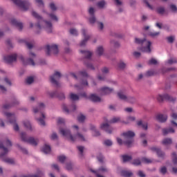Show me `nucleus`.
<instances>
[{
	"label": "nucleus",
	"instance_id": "nucleus-1",
	"mask_svg": "<svg viewBox=\"0 0 177 177\" xmlns=\"http://www.w3.org/2000/svg\"><path fill=\"white\" fill-rule=\"evenodd\" d=\"M59 133L68 139L71 142H74L77 140H81V142H85V137L81 133H77V135H71V131L68 129L61 128L59 129Z\"/></svg>",
	"mask_w": 177,
	"mask_h": 177
},
{
	"label": "nucleus",
	"instance_id": "nucleus-2",
	"mask_svg": "<svg viewBox=\"0 0 177 177\" xmlns=\"http://www.w3.org/2000/svg\"><path fill=\"white\" fill-rule=\"evenodd\" d=\"M32 15L33 16V17H35V19H37V20H39V22L37 24V28H39V30H41V24H42V23H44V26H43L44 28H45V30L47 31V32H48V33L52 32V22L51 21H47L44 20L42 17L39 16V15H38V13H37L35 11L32 12Z\"/></svg>",
	"mask_w": 177,
	"mask_h": 177
},
{
	"label": "nucleus",
	"instance_id": "nucleus-3",
	"mask_svg": "<svg viewBox=\"0 0 177 177\" xmlns=\"http://www.w3.org/2000/svg\"><path fill=\"white\" fill-rule=\"evenodd\" d=\"M135 42L136 44L142 45V47L140 48V50H142V52H146L147 53H150V52H151V48H150V47L151 46V41H147L146 39H140L138 38H136Z\"/></svg>",
	"mask_w": 177,
	"mask_h": 177
},
{
	"label": "nucleus",
	"instance_id": "nucleus-4",
	"mask_svg": "<svg viewBox=\"0 0 177 177\" xmlns=\"http://www.w3.org/2000/svg\"><path fill=\"white\" fill-rule=\"evenodd\" d=\"M105 121L106 123L101 124L100 128L101 129H103V131H106L107 133H111V132H113V129H111L109 124H115L116 122H120L121 119H120V118H113L109 121H107L106 120H105Z\"/></svg>",
	"mask_w": 177,
	"mask_h": 177
},
{
	"label": "nucleus",
	"instance_id": "nucleus-5",
	"mask_svg": "<svg viewBox=\"0 0 177 177\" xmlns=\"http://www.w3.org/2000/svg\"><path fill=\"white\" fill-rule=\"evenodd\" d=\"M122 136H124V143L126 145V146H128V147H129L133 143V138L135 137V133L133 131H129L122 133Z\"/></svg>",
	"mask_w": 177,
	"mask_h": 177
},
{
	"label": "nucleus",
	"instance_id": "nucleus-6",
	"mask_svg": "<svg viewBox=\"0 0 177 177\" xmlns=\"http://www.w3.org/2000/svg\"><path fill=\"white\" fill-rule=\"evenodd\" d=\"M21 138L23 142H26V143H29L32 146H37L38 145V139H35L32 137L27 138L26 133H21Z\"/></svg>",
	"mask_w": 177,
	"mask_h": 177
},
{
	"label": "nucleus",
	"instance_id": "nucleus-7",
	"mask_svg": "<svg viewBox=\"0 0 177 177\" xmlns=\"http://www.w3.org/2000/svg\"><path fill=\"white\" fill-rule=\"evenodd\" d=\"M91 172L95 174L97 177H104V174H109V169L106 166H101L97 171L92 169H90Z\"/></svg>",
	"mask_w": 177,
	"mask_h": 177
},
{
	"label": "nucleus",
	"instance_id": "nucleus-8",
	"mask_svg": "<svg viewBox=\"0 0 177 177\" xmlns=\"http://www.w3.org/2000/svg\"><path fill=\"white\" fill-rule=\"evenodd\" d=\"M46 53L47 56H50L52 53H53V55H57V53H59V48H57V45L53 44L51 46H46Z\"/></svg>",
	"mask_w": 177,
	"mask_h": 177
},
{
	"label": "nucleus",
	"instance_id": "nucleus-9",
	"mask_svg": "<svg viewBox=\"0 0 177 177\" xmlns=\"http://www.w3.org/2000/svg\"><path fill=\"white\" fill-rule=\"evenodd\" d=\"M15 5L19 6L22 10H28V8H30V3L26 1L21 0H12Z\"/></svg>",
	"mask_w": 177,
	"mask_h": 177
},
{
	"label": "nucleus",
	"instance_id": "nucleus-10",
	"mask_svg": "<svg viewBox=\"0 0 177 177\" xmlns=\"http://www.w3.org/2000/svg\"><path fill=\"white\" fill-rule=\"evenodd\" d=\"M5 115L8 118L10 124H13L14 130L19 131V125L16 124V118L15 117V114L10 113H5Z\"/></svg>",
	"mask_w": 177,
	"mask_h": 177
},
{
	"label": "nucleus",
	"instance_id": "nucleus-11",
	"mask_svg": "<svg viewBox=\"0 0 177 177\" xmlns=\"http://www.w3.org/2000/svg\"><path fill=\"white\" fill-rule=\"evenodd\" d=\"M78 77L81 78L80 80V84L82 85V86H88V80L84 79V78H88L89 75H88V73L86 71H83L78 73Z\"/></svg>",
	"mask_w": 177,
	"mask_h": 177
},
{
	"label": "nucleus",
	"instance_id": "nucleus-12",
	"mask_svg": "<svg viewBox=\"0 0 177 177\" xmlns=\"http://www.w3.org/2000/svg\"><path fill=\"white\" fill-rule=\"evenodd\" d=\"M157 100H158L159 102H164V100H167V102H175L176 100V98L171 97V95L168 94H165L163 95H158L157 97Z\"/></svg>",
	"mask_w": 177,
	"mask_h": 177
},
{
	"label": "nucleus",
	"instance_id": "nucleus-13",
	"mask_svg": "<svg viewBox=\"0 0 177 177\" xmlns=\"http://www.w3.org/2000/svg\"><path fill=\"white\" fill-rule=\"evenodd\" d=\"M61 77H62V74L60 73V72H58V71L55 72L54 75L50 76L51 84L56 85V86H59V82H57V80H60Z\"/></svg>",
	"mask_w": 177,
	"mask_h": 177
},
{
	"label": "nucleus",
	"instance_id": "nucleus-14",
	"mask_svg": "<svg viewBox=\"0 0 177 177\" xmlns=\"http://www.w3.org/2000/svg\"><path fill=\"white\" fill-rule=\"evenodd\" d=\"M118 96L121 99V100H124V102H129V103H133L135 102V98L132 97H127V95L121 91L118 93Z\"/></svg>",
	"mask_w": 177,
	"mask_h": 177
},
{
	"label": "nucleus",
	"instance_id": "nucleus-15",
	"mask_svg": "<svg viewBox=\"0 0 177 177\" xmlns=\"http://www.w3.org/2000/svg\"><path fill=\"white\" fill-rule=\"evenodd\" d=\"M4 62L8 63V64H11V63H15L17 60V55L12 54L11 55H7L4 57Z\"/></svg>",
	"mask_w": 177,
	"mask_h": 177
},
{
	"label": "nucleus",
	"instance_id": "nucleus-16",
	"mask_svg": "<svg viewBox=\"0 0 177 177\" xmlns=\"http://www.w3.org/2000/svg\"><path fill=\"white\" fill-rule=\"evenodd\" d=\"M88 13L90 16H91L89 18L90 24H95V23H96V17H95V9L91 7L88 10Z\"/></svg>",
	"mask_w": 177,
	"mask_h": 177
},
{
	"label": "nucleus",
	"instance_id": "nucleus-17",
	"mask_svg": "<svg viewBox=\"0 0 177 177\" xmlns=\"http://www.w3.org/2000/svg\"><path fill=\"white\" fill-rule=\"evenodd\" d=\"M82 32L83 36L84 37V39L81 41L80 46H85L86 42H88V40L89 39V38H91V36L86 35V30L85 29H82Z\"/></svg>",
	"mask_w": 177,
	"mask_h": 177
},
{
	"label": "nucleus",
	"instance_id": "nucleus-18",
	"mask_svg": "<svg viewBox=\"0 0 177 177\" xmlns=\"http://www.w3.org/2000/svg\"><path fill=\"white\" fill-rule=\"evenodd\" d=\"M49 96L50 97H59L60 100H63V99H65L64 93H57V91H53L51 93H49Z\"/></svg>",
	"mask_w": 177,
	"mask_h": 177
},
{
	"label": "nucleus",
	"instance_id": "nucleus-19",
	"mask_svg": "<svg viewBox=\"0 0 177 177\" xmlns=\"http://www.w3.org/2000/svg\"><path fill=\"white\" fill-rule=\"evenodd\" d=\"M113 88H110L107 86L102 87L100 89V93L101 95H110L113 92Z\"/></svg>",
	"mask_w": 177,
	"mask_h": 177
},
{
	"label": "nucleus",
	"instance_id": "nucleus-20",
	"mask_svg": "<svg viewBox=\"0 0 177 177\" xmlns=\"http://www.w3.org/2000/svg\"><path fill=\"white\" fill-rule=\"evenodd\" d=\"M19 59L22 62L23 64H30V66H35V62H34V59L32 58H29L27 61V63L24 61V57L23 55H19Z\"/></svg>",
	"mask_w": 177,
	"mask_h": 177
},
{
	"label": "nucleus",
	"instance_id": "nucleus-21",
	"mask_svg": "<svg viewBox=\"0 0 177 177\" xmlns=\"http://www.w3.org/2000/svg\"><path fill=\"white\" fill-rule=\"evenodd\" d=\"M10 24L12 26H15V27H17V28L19 29L20 31H21L23 30V23L19 22L15 19H11Z\"/></svg>",
	"mask_w": 177,
	"mask_h": 177
},
{
	"label": "nucleus",
	"instance_id": "nucleus-22",
	"mask_svg": "<svg viewBox=\"0 0 177 177\" xmlns=\"http://www.w3.org/2000/svg\"><path fill=\"white\" fill-rule=\"evenodd\" d=\"M62 109H63L64 111H65V113H67V114H68V113L75 111V110H77V106H75V104H72L71 106V107L69 108V109H68L67 106L65 104H64L62 106Z\"/></svg>",
	"mask_w": 177,
	"mask_h": 177
},
{
	"label": "nucleus",
	"instance_id": "nucleus-23",
	"mask_svg": "<svg viewBox=\"0 0 177 177\" xmlns=\"http://www.w3.org/2000/svg\"><path fill=\"white\" fill-rule=\"evenodd\" d=\"M89 100H91V102H94V103H99L100 102H102V99L100 98L99 96L96 95L95 94H91L88 97Z\"/></svg>",
	"mask_w": 177,
	"mask_h": 177
},
{
	"label": "nucleus",
	"instance_id": "nucleus-24",
	"mask_svg": "<svg viewBox=\"0 0 177 177\" xmlns=\"http://www.w3.org/2000/svg\"><path fill=\"white\" fill-rule=\"evenodd\" d=\"M151 150L152 151H156V153L158 154V157H160V158H164L165 154L164 153V152L161 151V150L159 149L158 148H157L156 147H153L151 148Z\"/></svg>",
	"mask_w": 177,
	"mask_h": 177
},
{
	"label": "nucleus",
	"instance_id": "nucleus-25",
	"mask_svg": "<svg viewBox=\"0 0 177 177\" xmlns=\"http://www.w3.org/2000/svg\"><path fill=\"white\" fill-rule=\"evenodd\" d=\"M156 119L160 122H165V121L168 120V116H167V115L159 114L156 116Z\"/></svg>",
	"mask_w": 177,
	"mask_h": 177
},
{
	"label": "nucleus",
	"instance_id": "nucleus-26",
	"mask_svg": "<svg viewBox=\"0 0 177 177\" xmlns=\"http://www.w3.org/2000/svg\"><path fill=\"white\" fill-rule=\"evenodd\" d=\"M81 53L84 55L85 57V59H87V60H89L91 57H92V52L88 51V50H80Z\"/></svg>",
	"mask_w": 177,
	"mask_h": 177
},
{
	"label": "nucleus",
	"instance_id": "nucleus-27",
	"mask_svg": "<svg viewBox=\"0 0 177 177\" xmlns=\"http://www.w3.org/2000/svg\"><path fill=\"white\" fill-rule=\"evenodd\" d=\"M0 149L2 150V151H3L0 154V157H3V156H6L7 153H9V150H8V148L3 146V144H0Z\"/></svg>",
	"mask_w": 177,
	"mask_h": 177
},
{
	"label": "nucleus",
	"instance_id": "nucleus-28",
	"mask_svg": "<svg viewBox=\"0 0 177 177\" xmlns=\"http://www.w3.org/2000/svg\"><path fill=\"white\" fill-rule=\"evenodd\" d=\"M137 125H138V127H142V129H145V131H147V122H143L142 120H139L137 122Z\"/></svg>",
	"mask_w": 177,
	"mask_h": 177
},
{
	"label": "nucleus",
	"instance_id": "nucleus-29",
	"mask_svg": "<svg viewBox=\"0 0 177 177\" xmlns=\"http://www.w3.org/2000/svg\"><path fill=\"white\" fill-rule=\"evenodd\" d=\"M45 109V104L44 103H40L39 104L38 108H35L33 109L34 113H38V111H41V110H44Z\"/></svg>",
	"mask_w": 177,
	"mask_h": 177
},
{
	"label": "nucleus",
	"instance_id": "nucleus-30",
	"mask_svg": "<svg viewBox=\"0 0 177 177\" xmlns=\"http://www.w3.org/2000/svg\"><path fill=\"white\" fill-rule=\"evenodd\" d=\"M174 132L175 130H174L172 128L162 129V133L165 136L168 135V133H174Z\"/></svg>",
	"mask_w": 177,
	"mask_h": 177
},
{
	"label": "nucleus",
	"instance_id": "nucleus-31",
	"mask_svg": "<svg viewBox=\"0 0 177 177\" xmlns=\"http://www.w3.org/2000/svg\"><path fill=\"white\" fill-rule=\"evenodd\" d=\"M132 175L133 174L131 173V171H125V170H122L121 171V176L124 177H131L132 176Z\"/></svg>",
	"mask_w": 177,
	"mask_h": 177
},
{
	"label": "nucleus",
	"instance_id": "nucleus-32",
	"mask_svg": "<svg viewBox=\"0 0 177 177\" xmlns=\"http://www.w3.org/2000/svg\"><path fill=\"white\" fill-rule=\"evenodd\" d=\"M42 152L45 153V154H48L50 153V146L48 145H45L42 148Z\"/></svg>",
	"mask_w": 177,
	"mask_h": 177
},
{
	"label": "nucleus",
	"instance_id": "nucleus-33",
	"mask_svg": "<svg viewBox=\"0 0 177 177\" xmlns=\"http://www.w3.org/2000/svg\"><path fill=\"white\" fill-rule=\"evenodd\" d=\"M91 130L93 131V135L94 136H100V133L97 130H96V127H95V126L91 125Z\"/></svg>",
	"mask_w": 177,
	"mask_h": 177
},
{
	"label": "nucleus",
	"instance_id": "nucleus-34",
	"mask_svg": "<svg viewBox=\"0 0 177 177\" xmlns=\"http://www.w3.org/2000/svg\"><path fill=\"white\" fill-rule=\"evenodd\" d=\"M42 176H44V173L41 171H38L37 174L36 175L23 176L21 177H42Z\"/></svg>",
	"mask_w": 177,
	"mask_h": 177
},
{
	"label": "nucleus",
	"instance_id": "nucleus-35",
	"mask_svg": "<svg viewBox=\"0 0 177 177\" xmlns=\"http://www.w3.org/2000/svg\"><path fill=\"white\" fill-rule=\"evenodd\" d=\"M123 162H128V161H131L132 160V156L128 155L122 156Z\"/></svg>",
	"mask_w": 177,
	"mask_h": 177
},
{
	"label": "nucleus",
	"instance_id": "nucleus-36",
	"mask_svg": "<svg viewBox=\"0 0 177 177\" xmlns=\"http://www.w3.org/2000/svg\"><path fill=\"white\" fill-rule=\"evenodd\" d=\"M70 99L73 101L80 100V95L71 93L70 94Z\"/></svg>",
	"mask_w": 177,
	"mask_h": 177
},
{
	"label": "nucleus",
	"instance_id": "nucleus-37",
	"mask_svg": "<svg viewBox=\"0 0 177 177\" xmlns=\"http://www.w3.org/2000/svg\"><path fill=\"white\" fill-rule=\"evenodd\" d=\"M24 125L25 127H26L27 129H30V131H32L31 123H30L28 120L24 121Z\"/></svg>",
	"mask_w": 177,
	"mask_h": 177
},
{
	"label": "nucleus",
	"instance_id": "nucleus-38",
	"mask_svg": "<svg viewBox=\"0 0 177 177\" xmlns=\"http://www.w3.org/2000/svg\"><path fill=\"white\" fill-rule=\"evenodd\" d=\"M41 117L39 119H37L38 122H39L40 125H42L43 127H44L45 125V120H44V119L45 118V114L41 113Z\"/></svg>",
	"mask_w": 177,
	"mask_h": 177
},
{
	"label": "nucleus",
	"instance_id": "nucleus-39",
	"mask_svg": "<svg viewBox=\"0 0 177 177\" xmlns=\"http://www.w3.org/2000/svg\"><path fill=\"white\" fill-rule=\"evenodd\" d=\"M15 104H19V101L15 100V102L11 104H4L3 109H10V107H12V106H15Z\"/></svg>",
	"mask_w": 177,
	"mask_h": 177
},
{
	"label": "nucleus",
	"instance_id": "nucleus-40",
	"mask_svg": "<svg viewBox=\"0 0 177 177\" xmlns=\"http://www.w3.org/2000/svg\"><path fill=\"white\" fill-rule=\"evenodd\" d=\"M162 145H165V146H167V145H171L172 143V139L171 138H165L162 142Z\"/></svg>",
	"mask_w": 177,
	"mask_h": 177
},
{
	"label": "nucleus",
	"instance_id": "nucleus-41",
	"mask_svg": "<svg viewBox=\"0 0 177 177\" xmlns=\"http://www.w3.org/2000/svg\"><path fill=\"white\" fill-rule=\"evenodd\" d=\"M176 148L177 149V145H176ZM171 158H172V161H173L174 164L177 165V156H176V153L173 152Z\"/></svg>",
	"mask_w": 177,
	"mask_h": 177
},
{
	"label": "nucleus",
	"instance_id": "nucleus-42",
	"mask_svg": "<svg viewBox=\"0 0 177 177\" xmlns=\"http://www.w3.org/2000/svg\"><path fill=\"white\" fill-rule=\"evenodd\" d=\"M156 12L159 15H164L165 13V8L164 7H159L156 9Z\"/></svg>",
	"mask_w": 177,
	"mask_h": 177
},
{
	"label": "nucleus",
	"instance_id": "nucleus-43",
	"mask_svg": "<svg viewBox=\"0 0 177 177\" xmlns=\"http://www.w3.org/2000/svg\"><path fill=\"white\" fill-rule=\"evenodd\" d=\"M103 52H104V50L103 49L102 46H99L97 48V53L98 56H102L103 55Z\"/></svg>",
	"mask_w": 177,
	"mask_h": 177
},
{
	"label": "nucleus",
	"instance_id": "nucleus-44",
	"mask_svg": "<svg viewBox=\"0 0 177 177\" xmlns=\"http://www.w3.org/2000/svg\"><path fill=\"white\" fill-rule=\"evenodd\" d=\"M3 161H4V162H7V164H15V160L9 158H3Z\"/></svg>",
	"mask_w": 177,
	"mask_h": 177
},
{
	"label": "nucleus",
	"instance_id": "nucleus-45",
	"mask_svg": "<svg viewBox=\"0 0 177 177\" xmlns=\"http://www.w3.org/2000/svg\"><path fill=\"white\" fill-rule=\"evenodd\" d=\"M26 84H28V85H31V84L34 82V77H28L26 80Z\"/></svg>",
	"mask_w": 177,
	"mask_h": 177
},
{
	"label": "nucleus",
	"instance_id": "nucleus-46",
	"mask_svg": "<svg viewBox=\"0 0 177 177\" xmlns=\"http://www.w3.org/2000/svg\"><path fill=\"white\" fill-rule=\"evenodd\" d=\"M85 115H84L83 114H80L78 117H77V120L79 121V122H84V121H85Z\"/></svg>",
	"mask_w": 177,
	"mask_h": 177
},
{
	"label": "nucleus",
	"instance_id": "nucleus-47",
	"mask_svg": "<svg viewBox=\"0 0 177 177\" xmlns=\"http://www.w3.org/2000/svg\"><path fill=\"white\" fill-rule=\"evenodd\" d=\"M149 35L150 37H152V38H156V37H158L160 35V32H150Z\"/></svg>",
	"mask_w": 177,
	"mask_h": 177
},
{
	"label": "nucleus",
	"instance_id": "nucleus-48",
	"mask_svg": "<svg viewBox=\"0 0 177 177\" xmlns=\"http://www.w3.org/2000/svg\"><path fill=\"white\" fill-rule=\"evenodd\" d=\"M142 162H145V164H150V163L153 162V160H151V159H149L147 158H142Z\"/></svg>",
	"mask_w": 177,
	"mask_h": 177
},
{
	"label": "nucleus",
	"instance_id": "nucleus-49",
	"mask_svg": "<svg viewBox=\"0 0 177 177\" xmlns=\"http://www.w3.org/2000/svg\"><path fill=\"white\" fill-rule=\"evenodd\" d=\"M133 165H140L142 164V162L140 161V159H135L134 160H133L132 162Z\"/></svg>",
	"mask_w": 177,
	"mask_h": 177
},
{
	"label": "nucleus",
	"instance_id": "nucleus-50",
	"mask_svg": "<svg viewBox=\"0 0 177 177\" xmlns=\"http://www.w3.org/2000/svg\"><path fill=\"white\" fill-rule=\"evenodd\" d=\"M104 5H106V2L104 1H99L97 3V6H98V8H104Z\"/></svg>",
	"mask_w": 177,
	"mask_h": 177
},
{
	"label": "nucleus",
	"instance_id": "nucleus-51",
	"mask_svg": "<svg viewBox=\"0 0 177 177\" xmlns=\"http://www.w3.org/2000/svg\"><path fill=\"white\" fill-rule=\"evenodd\" d=\"M58 161H59V162H64V161H66V156H58Z\"/></svg>",
	"mask_w": 177,
	"mask_h": 177
},
{
	"label": "nucleus",
	"instance_id": "nucleus-52",
	"mask_svg": "<svg viewBox=\"0 0 177 177\" xmlns=\"http://www.w3.org/2000/svg\"><path fill=\"white\" fill-rule=\"evenodd\" d=\"M84 147L83 146H78L77 147V150L80 151V156L82 157L84 156Z\"/></svg>",
	"mask_w": 177,
	"mask_h": 177
},
{
	"label": "nucleus",
	"instance_id": "nucleus-53",
	"mask_svg": "<svg viewBox=\"0 0 177 177\" xmlns=\"http://www.w3.org/2000/svg\"><path fill=\"white\" fill-rule=\"evenodd\" d=\"M4 143L7 147H12V142L8 139H6Z\"/></svg>",
	"mask_w": 177,
	"mask_h": 177
},
{
	"label": "nucleus",
	"instance_id": "nucleus-54",
	"mask_svg": "<svg viewBox=\"0 0 177 177\" xmlns=\"http://www.w3.org/2000/svg\"><path fill=\"white\" fill-rule=\"evenodd\" d=\"M167 39L169 44H172L174 42V41H175V37L173 36H170V37H167Z\"/></svg>",
	"mask_w": 177,
	"mask_h": 177
},
{
	"label": "nucleus",
	"instance_id": "nucleus-55",
	"mask_svg": "<svg viewBox=\"0 0 177 177\" xmlns=\"http://www.w3.org/2000/svg\"><path fill=\"white\" fill-rule=\"evenodd\" d=\"M70 34L72 35H78V32L75 28H71L70 30Z\"/></svg>",
	"mask_w": 177,
	"mask_h": 177
},
{
	"label": "nucleus",
	"instance_id": "nucleus-56",
	"mask_svg": "<svg viewBox=\"0 0 177 177\" xmlns=\"http://www.w3.org/2000/svg\"><path fill=\"white\" fill-rule=\"evenodd\" d=\"M104 145H105V146H111V145H113V142L110 140H106L104 142Z\"/></svg>",
	"mask_w": 177,
	"mask_h": 177
},
{
	"label": "nucleus",
	"instance_id": "nucleus-57",
	"mask_svg": "<svg viewBox=\"0 0 177 177\" xmlns=\"http://www.w3.org/2000/svg\"><path fill=\"white\" fill-rule=\"evenodd\" d=\"M168 64H174V63H176V58H171L167 62Z\"/></svg>",
	"mask_w": 177,
	"mask_h": 177
},
{
	"label": "nucleus",
	"instance_id": "nucleus-58",
	"mask_svg": "<svg viewBox=\"0 0 177 177\" xmlns=\"http://www.w3.org/2000/svg\"><path fill=\"white\" fill-rule=\"evenodd\" d=\"M97 160H98L99 162H103V160H104V157H103V155L100 154L97 156Z\"/></svg>",
	"mask_w": 177,
	"mask_h": 177
},
{
	"label": "nucleus",
	"instance_id": "nucleus-59",
	"mask_svg": "<svg viewBox=\"0 0 177 177\" xmlns=\"http://www.w3.org/2000/svg\"><path fill=\"white\" fill-rule=\"evenodd\" d=\"M49 16L52 20H55V21H57V17L54 14H49Z\"/></svg>",
	"mask_w": 177,
	"mask_h": 177
},
{
	"label": "nucleus",
	"instance_id": "nucleus-60",
	"mask_svg": "<svg viewBox=\"0 0 177 177\" xmlns=\"http://www.w3.org/2000/svg\"><path fill=\"white\" fill-rule=\"evenodd\" d=\"M149 64H157V61L156 59L152 58L149 61Z\"/></svg>",
	"mask_w": 177,
	"mask_h": 177
},
{
	"label": "nucleus",
	"instance_id": "nucleus-61",
	"mask_svg": "<svg viewBox=\"0 0 177 177\" xmlns=\"http://www.w3.org/2000/svg\"><path fill=\"white\" fill-rule=\"evenodd\" d=\"M160 172L161 174H162L163 175H165V174H167V167H163L160 169Z\"/></svg>",
	"mask_w": 177,
	"mask_h": 177
},
{
	"label": "nucleus",
	"instance_id": "nucleus-62",
	"mask_svg": "<svg viewBox=\"0 0 177 177\" xmlns=\"http://www.w3.org/2000/svg\"><path fill=\"white\" fill-rule=\"evenodd\" d=\"M138 175L140 177H146V174H145V173H143L142 171H138Z\"/></svg>",
	"mask_w": 177,
	"mask_h": 177
},
{
	"label": "nucleus",
	"instance_id": "nucleus-63",
	"mask_svg": "<svg viewBox=\"0 0 177 177\" xmlns=\"http://www.w3.org/2000/svg\"><path fill=\"white\" fill-rule=\"evenodd\" d=\"M170 8L171 9L172 12H176L177 8L175 5H171Z\"/></svg>",
	"mask_w": 177,
	"mask_h": 177
},
{
	"label": "nucleus",
	"instance_id": "nucleus-64",
	"mask_svg": "<svg viewBox=\"0 0 177 177\" xmlns=\"http://www.w3.org/2000/svg\"><path fill=\"white\" fill-rule=\"evenodd\" d=\"M50 9L51 10H56V6L55 5V3H51L50 4Z\"/></svg>",
	"mask_w": 177,
	"mask_h": 177
}]
</instances>
